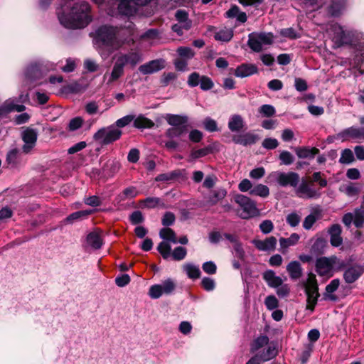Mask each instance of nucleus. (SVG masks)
<instances>
[{"instance_id":"obj_44","label":"nucleus","mask_w":364,"mask_h":364,"mask_svg":"<svg viewBox=\"0 0 364 364\" xmlns=\"http://www.w3.org/2000/svg\"><path fill=\"white\" fill-rule=\"evenodd\" d=\"M159 38V31L155 28L149 29L139 36L140 40L147 41H154Z\"/></svg>"},{"instance_id":"obj_58","label":"nucleus","mask_w":364,"mask_h":364,"mask_svg":"<svg viewBox=\"0 0 364 364\" xmlns=\"http://www.w3.org/2000/svg\"><path fill=\"white\" fill-rule=\"evenodd\" d=\"M134 119V115H126L119 119H117L115 123L114 126L117 128H122L130 124L133 120Z\"/></svg>"},{"instance_id":"obj_22","label":"nucleus","mask_w":364,"mask_h":364,"mask_svg":"<svg viewBox=\"0 0 364 364\" xmlns=\"http://www.w3.org/2000/svg\"><path fill=\"white\" fill-rule=\"evenodd\" d=\"M340 285V280L334 279L326 287L325 292L323 293V299L328 301H336L337 297L333 293L338 289Z\"/></svg>"},{"instance_id":"obj_56","label":"nucleus","mask_w":364,"mask_h":364,"mask_svg":"<svg viewBox=\"0 0 364 364\" xmlns=\"http://www.w3.org/2000/svg\"><path fill=\"white\" fill-rule=\"evenodd\" d=\"M202 76L199 73L194 72L189 75L187 83L188 86L194 87L200 85Z\"/></svg>"},{"instance_id":"obj_24","label":"nucleus","mask_w":364,"mask_h":364,"mask_svg":"<svg viewBox=\"0 0 364 364\" xmlns=\"http://www.w3.org/2000/svg\"><path fill=\"white\" fill-rule=\"evenodd\" d=\"M263 279L267 283L268 286L273 288L279 287L283 283L282 279L277 276L275 272L272 270L264 272L263 273Z\"/></svg>"},{"instance_id":"obj_23","label":"nucleus","mask_w":364,"mask_h":364,"mask_svg":"<svg viewBox=\"0 0 364 364\" xmlns=\"http://www.w3.org/2000/svg\"><path fill=\"white\" fill-rule=\"evenodd\" d=\"M245 122L239 114L230 116L228 122V128L232 132H239L245 127Z\"/></svg>"},{"instance_id":"obj_46","label":"nucleus","mask_w":364,"mask_h":364,"mask_svg":"<svg viewBox=\"0 0 364 364\" xmlns=\"http://www.w3.org/2000/svg\"><path fill=\"white\" fill-rule=\"evenodd\" d=\"M269 343V338L267 336H259L254 340L252 344V350L254 351L258 350L259 348L267 345Z\"/></svg>"},{"instance_id":"obj_63","label":"nucleus","mask_w":364,"mask_h":364,"mask_svg":"<svg viewBox=\"0 0 364 364\" xmlns=\"http://www.w3.org/2000/svg\"><path fill=\"white\" fill-rule=\"evenodd\" d=\"M85 109L90 115L95 114L99 111V103L96 101L89 102L85 105Z\"/></svg>"},{"instance_id":"obj_49","label":"nucleus","mask_w":364,"mask_h":364,"mask_svg":"<svg viewBox=\"0 0 364 364\" xmlns=\"http://www.w3.org/2000/svg\"><path fill=\"white\" fill-rule=\"evenodd\" d=\"M341 191L344 192L348 196H356L360 192V188L353 183L343 186L341 188Z\"/></svg>"},{"instance_id":"obj_47","label":"nucleus","mask_w":364,"mask_h":364,"mask_svg":"<svg viewBox=\"0 0 364 364\" xmlns=\"http://www.w3.org/2000/svg\"><path fill=\"white\" fill-rule=\"evenodd\" d=\"M354 161L353 151L350 149H345L342 151L339 162L343 164H349Z\"/></svg>"},{"instance_id":"obj_3","label":"nucleus","mask_w":364,"mask_h":364,"mask_svg":"<svg viewBox=\"0 0 364 364\" xmlns=\"http://www.w3.org/2000/svg\"><path fill=\"white\" fill-rule=\"evenodd\" d=\"M330 32L332 36V40L337 47L343 45H354L357 56H360L359 60H364V41L355 44L353 41L355 32L353 31H346L338 23H333L331 26Z\"/></svg>"},{"instance_id":"obj_8","label":"nucleus","mask_w":364,"mask_h":364,"mask_svg":"<svg viewBox=\"0 0 364 364\" xmlns=\"http://www.w3.org/2000/svg\"><path fill=\"white\" fill-rule=\"evenodd\" d=\"M235 201L240 208L237 213L241 218L248 219L257 214L256 203L249 197L239 194L235 197Z\"/></svg>"},{"instance_id":"obj_16","label":"nucleus","mask_w":364,"mask_h":364,"mask_svg":"<svg viewBox=\"0 0 364 364\" xmlns=\"http://www.w3.org/2000/svg\"><path fill=\"white\" fill-rule=\"evenodd\" d=\"M277 240L275 237L270 236L265 240H254L252 241L255 247L262 252H272L275 250Z\"/></svg>"},{"instance_id":"obj_54","label":"nucleus","mask_w":364,"mask_h":364,"mask_svg":"<svg viewBox=\"0 0 364 364\" xmlns=\"http://www.w3.org/2000/svg\"><path fill=\"white\" fill-rule=\"evenodd\" d=\"M326 246V241L322 238H317L311 247V251L317 254H321Z\"/></svg>"},{"instance_id":"obj_32","label":"nucleus","mask_w":364,"mask_h":364,"mask_svg":"<svg viewBox=\"0 0 364 364\" xmlns=\"http://www.w3.org/2000/svg\"><path fill=\"white\" fill-rule=\"evenodd\" d=\"M176 19L178 23H181L185 31H188L191 28L192 22L188 18V14L185 10L179 9L175 14Z\"/></svg>"},{"instance_id":"obj_42","label":"nucleus","mask_w":364,"mask_h":364,"mask_svg":"<svg viewBox=\"0 0 364 364\" xmlns=\"http://www.w3.org/2000/svg\"><path fill=\"white\" fill-rule=\"evenodd\" d=\"M300 237L297 233H292L289 237L284 238L281 237L279 240L280 245L282 248H287L290 246L296 245Z\"/></svg>"},{"instance_id":"obj_27","label":"nucleus","mask_w":364,"mask_h":364,"mask_svg":"<svg viewBox=\"0 0 364 364\" xmlns=\"http://www.w3.org/2000/svg\"><path fill=\"white\" fill-rule=\"evenodd\" d=\"M287 271L293 280L299 279L302 275V267L298 261H292L287 266Z\"/></svg>"},{"instance_id":"obj_36","label":"nucleus","mask_w":364,"mask_h":364,"mask_svg":"<svg viewBox=\"0 0 364 364\" xmlns=\"http://www.w3.org/2000/svg\"><path fill=\"white\" fill-rule=\"evenodd\" d=\"M277 354V350L274 346H269L265 350L259 353L257 357L262 361H268L274 358Z\"/></svg>"},{"instance_id":"obj_50","label":"nucleus","mask_w":364,"mask_h":364,"mask_svg":"<svg viewBox=\"0 0 364 364\" xmlns=\"http://www.w3.org/2000/svg\"><path fill=\"white\" fill-rule=\"evenodd\" d=\"M161 199L156 197H148L141 201L143 207L147 208H154L161 204Z\"/></svg>"},{"instance_id":"obj_53","label":"nucleus","mask_w":364,"mask_h":364,"mask_svg":"<svg viewBox=\"0 0 364 364\" xmlns=\"http://www.w3.org/2000/svg\"><path fill=\"white\" fill-rule=\"evenodd\" d=\"M83 124V119L80 117H75L70 120L68 125V129L70 132H74L75 130H77L80 129Z\"/></svg>"},{"instance_id":"obj_13","label":"nucleus","mask_w":364,"mask_h":364,"mask_svg":"<svg viewBox=\"0 0 364 364\" xmlns=\"http://www.w3.org/2000/svg\"><path fill=\"white\" fill-rule=\"evenodd\" d=\"M364 273V267L361 264H353L346 269L343 279L348 284H352L358 280Z\"/></svg>"},{"instance_id":"obj_57","label":"nucleus","mask_w":364,"mask_h":364,"mask_svg":"<svg viewBox=\"0 0 364 364\" xmlns=\"http://www.w3.org/2000/svg\"><path fill=\"white\" fill-rule=\"evenodd\" d=\"M286 220L290 226L296 227L301 221V216L297 213L293 212L287 215Z\"/></svg>"},{"instance_id":"obj_33","label":"nucleus","mask_w":364,"mask_h":364,"mask_svg":"<svg viewBox=\"0 0 364 364\" xmlns=\"http://www.w3.org/2000/svg\"><path fill=\"white\" fill-rule=\"evenodd\" d=\"M301 6L306 12L317 10L321 6L320 0H299Z\"/></svg>"},{"instance_id":"obj_51","label":"nucleus","mask_w":364,"mask_h":364,"mask_svg":"<svg viewBox=\"0 0 364 364\" xmlns=\"http://www.w3.org/2000/svg\"><path fill=\"white\" fill-rule=\"evenodd\" d=\"M353 223L357 228H361L364 223V211L356 209L353 213Z\"/></svg>"},{"instance_id":"obj_11","label":"nucleus","mask_w":364,"mask_h":364,"mask_svg":"<svg viewBox=\"0 0 364 364\" xmlns=\"http://www.w3.org/2000/svg\"><path fill=\"white\" fill-rule=\"evenodd\" d=\"M296 194L301 198L311 199L318 198L321 196V193L314 188L308 182L303 181L299 186L296 187Z\"/></svg>"},{"instance_id":"obj_26","label":"nucleus","mask_w":364,"mask_h":364,"mask_svg":"<svg viewBox=\"0 0 364 364\" xmlns=\"http://www.w3.org/2000/svg\"><path fill=\"white\" fill-rule=\"evenodd\" d=\"M43 67L38 63L31 64L26 70V77L34 80L39 78L42 75Z\"/></svg>"},{"instance_id":"obj_21","label":"nucleus","mask_w":364,"mask_h":364,"mask_svg":"<svg viewBox=\"0 0 364 364\" xmlns=\"http://www.w3.org/2000/svg\"><path fill=\"white\" fill-rule=\"evenodd\" d=\"M258 72L257 67L254 64H242L235 70V75L238 77H245Z\"/></svg>"},{"instance_id":"obj_40","label":"nucleus","mask_w":364,"mask_h":364,"mask_svg":"<svg viewBox=\"0 0 364 364\" xmlns=\"http://www.w3.org/2000/svg\"><path fill=\"white\" fill-rule=\"evenodd\" d=\"M160 237L166 242H170L173 244L178 242L175 232L171 228H162L159 232Z\"/></svg>"},{"instance_id":"obj_7","label":"nucleus","mask_w":364,"mask_h":364,"mask_svg":"<svg viewBox=\"0 0 364 364\" xmlns=\"http://www.w3.org/2000/svg\"><path fill=\"white\" fill-rule=\"evenodd\" d=\"M272 33L253 32L248 36L247 45L255 52H260L264 46H269L274 42Z\"/></svg>"},{"instance_id":"obj_20","label":"nucleus","mask_w":364,"mask_h":364,"mask_svg":"<svg viewBox=\"0 0 364 364\" xmlns=\"http://www.w3.org/2000/svg\"><path fill=\"white\" fill-rule=\"evenodd\" d=\"M336 138L343 141H347L350 139H360V127H350L345 129L336 134Z\"/></svg>"},{"instance_id":"obj_4","label":"nucleus","mask_w":364,"mask_h":364,"mask_svg":"<svg viewBox=\"0 0 364 364\" xmlns=\"http://www.w3.org/2000/svg\"><path fill=\"white\" fill-rule=\"evenodd\" d=\"M344 267V261L336 256L319 257L315 263V270L323 279V282L332 277L335 272L341 270Z\"/></svg>"},{"instance_id":"obj_31","label":"nucleus","mask_w":364,"mask_h":364,"mask_svg":"<svg viewBox=\"0 0 364 364\" xmlns=\"http://www.w3.org/2000/svg\"><path fill=\"white\" fill-rule=\"evenodd\" d=\"M295 151L297 156L300 159H314L318 154L319 150L316 147H298Z\"/></svg>"},{"instance_id":"obj_43","label":"nucleus","mask_w":364,"mask_h":364,"mask_svg":"<svg viewBox=\"0 0 364 364\" xmlns=\"http://www.w3.org/2000/svg\"><path fill=\"white\" fill-rule=\"evenodd\" d=\"M212 151L213 149L211 146H207L198 150H192L190 154L189 161L196 160L197 159L205 156L208 154L212 153Z\"/></svg>"},{"instance_id":"obj_5","label":"nucleus","mask_w":364,"mask_h":364,"mask_svg":"<svg viewBox=\"0 0 364 364\" xmlns=\"http://www.w3.org/2000/svg\"><path fill=\"white\" fill-rule=\"evenodd\" d=\"M146 1L147 0H112L109 14L112 16H131L136 12L138 6L144 5Z\"/></svg>"},{"instance_id":"obj_14","label":"nucleus","mask_w":364,"mask_h":364,"mask_svg":"<svg viewBox=\"0 0 364 364\" xmlns=\"http://www.w3.org/2000/svg\"><path fill=\"white\" fill-rule=\"evenodd\" d=\"M124 66L130 65L134 67L142 60L141 54L137 51H132L127 53H119L116 58Z\"/></svg>"},{"instance_id":"obj_18","label":"nucleus","mask_w":364,"mask_h":364,"mask_svg":"<svg viewBox=\"0 0 364 364\" xmlns=\"http://www.w3.org/2000/svg\"><path fill=\"white\" fill-rule=\"evenodd\" d=\"M86 244L93 250L101 248L103 245L102 232L97 229L90 232L86 237Z\"/></svg>"},{"instance_id":"obj_1","label":"nucleus","mask_w":364,"mask_h":364,"mask_svg":"<svg viewBox=\"0 0 364 364\" xmlns=\"http://www.w3.org/2000/svg\"><path fill=\"white\" fill-rule=\"evenodd\" d=\"M135 26L131 21L126 22L122 28L104 26L96 31V41L107 48L109 53L119 48L125 42L134 41Z\"/></svg>"},{"instance_id":"obj_2","label":"nucleus","mask_w":364,"mask_h":364,"mask_svg":"<svg viewBox=\"0 0 364 364\" xmlns=\"http://www.w3.org/2000/svg\"><path fill=\"white\" fill-rule=\"evenodd\" d=\"M58 16L60 24L68 28H82L92 21L90 6L87 2L75 3L70 7L69 12L65 14L58 11Z\"/></svg>"},{"instance_id":"obj_52","label":"nucleus","mask_w":364,"mask_h":364,"mask_svg":"<svg viewBox=\"0 0 364 364\" xmlns=\"http://www.w3.org/2000/svg\"><path fill=\"white\" fill-rule=\"evenodd\" d=\"M157 249L164 259H167L171 255V247L169 245L168 242H161L158 245Z\"/></svg>"},{"instance_id":"obj_59","label":"nucleus","mask_w":364,"mask_h":364,"mask_svg":"<svg viewBox=\"0 0 364 364\" xmlns=\"http://www.w3.org/2000/svg\"><path fill=\"white\" fill-rule=\"evenodd\" d=\"M259 112L262 116L269 117L274 115L276 110L272 105H263L259 107Z\"/></svg>"},{"instance_id":"obj_60","label":"nucleus","mask_w":364,"mask_h":364,"mask_svg":"<svg viewBox=\"0 0 364 364\" xmlns=\"http://www.w3.org/2000/svg\"><path fill=\"white\" fill-rule=\"evenodd\" d=\"M317 220L318 216L316 213H311L307 215L303 222L304 228L305 230H310Z\"/></svg>"},{"instance_id":"obj_17","label":"nucleus","mask_w":364,"mask_h":364,"mask_svg":"<svg viewBox=\"0 0 364 364\" xmlns=\"http://www.w3.org/2000/svg\"><path fill=\"white\" fill-rule=\"evenodd\" d=\"M16 102V99L10 98L6 100L3 104H1L0 117L13 111L18 112L24 111L26 107L23 105L17 104Z\"/></svg>"},{"instance_id":"obj_37","label":"nucleus","mask_w":364,"mask_h":364,"mask_svg":"<svg viewBox=\"0 0 364 364\" xmlns=\"http://www.w3.org/2000/svg\"><path fill=\"white\" fill-rule=\"evenodd\" d=\"M250 194L261 198H267L269 195V189L267 186L260 183L254 186L252 189H251Z\"/></svg>"},{"instance_id":"obj_34","label":"nucleus","mask_w":364,"mask_h":364,"mask_svg":"<svg viewBox=\"0 0 364 364\" xmlns=\"http://www.w3.org/2000/svg\"><path fill=\"white\" fill-rule=\"evenodd\" d=\"M186 126L172 127L166 132V136L170 139L179 138L186 133Z\"/></svg>"},{"instance_id":"obj_25","label":"nucleus","mask_w":364,"mask_h":364,"mask_svg":"<svg viewBox=\"0 0 364 364\" xmlns=\"http://www.w3.org/2000/svg\"><path fill=\"white\" fill-rule=\"evenodd\" d=\"M329 234L331 235V244L334 247L340 246L343 242V239L341 236V228L340 225H333L329 229Z\"/></svg>"},{"instance_id":"obj_61","label":"nucleus","mask_w":364,"mask_h":364,"mask_svg":"<svg viewBox=\"0 0 364 364\" xmlns=\"http://www.w3.org/2000/svg\"><path fill=\"white\" fill-rule=\"evenodd\" d=\"M164 294L161 284H155L150 287L149 295L152 299H158Z\"/></svg>"},{"instance_id":"obj_48","label":"nucleus","mask_w":364,"mask_h":364,"mask_svg":"<svg viewBox=\"0 0 364 364\" xmlns=\"http://www.w3.org/2000/svg\"><path fill=\"white\" fill-rule=\"evenodd\" d=\"M92 210H80L75 212L66 218L68 223H72L75 220H80L82 218L87 217L92 213Z\"/></svg>"},{"instance_id":"obj_30","label":"nucleus","mask_w":364,"mask_h":364,"mask_svg":"<svg viewBox=\"0 0 364 364\" xmlns=\"http://www.w3.org/2000/svg\"><path fill=\"white\" fill-rule=\"evenodd\" d=\"M165 119L172 127L186 126L185 124L188 122V117L185 115L168 114Z\"/></svg>"},{"instance_id":"obj_38","label":"nucleus","mask_w":364,"mask_h":364,"mask_svg":"<svg viewBox=\"0 0 364 364\" xmlns=\"http://www.w3.org/2000/svg\"><path fill=\"white\" fill-rule=\"evenodd\" d=\"M233 36V31L231 28H223L215 33V38L217 41L227 42L231 40Z\"/></svg>"},{"instance_id":"obj_45","label":"nucleus","mask_w":364,"mask_h":364,"mask_svg":"<svg viewBox=\"0 0 364 364\" xmlns=\"http://www.w3.org/2000/svg\"><path fill=\"white\" fill-rule=\"evenodd\" d=\"M176 52L178 54L180 58H182V59H184L186 60L191 59L195 55L194 51L192 50V48H191L189 47H184V46L178 47L177 48Z\"/></svg>"},{"instance_id":"obj_39","label":"nucleus","mask_w":364,"mask_h":364,"mask_svg":"<svg viewBox=\"0 0 364 364\" xmlns=\"http://www.w3.org/2000/svg\"><path fill=\"white\" fill-rule=\"evenodd\" d=\"M227 195V191L224 188H218L213 191L209 196L208 202L211 205H215Z\"/></svg>"},{"instance_id":"obj_6","label":"nucleus","mask_w":364,"mask_h":364,"mask_svg":"<svg viewBox=\"0 0 364 364\" xmlns=\"http://www.w3.org/2000/svg\"><path fill=\"white\" fill-rule=\"evenodd\" d=\"M303 286L306 295V309L313 311L320 296L316 275L311 272L309 273L306 280L303 282Z\"/></svg>"},{"instance_id":"obj_10","label":"nucleus","mask_w":364,"mask_h":364,"mask_svg":"<svg viewBox=\"0 0 364 364\" xmlns=\"http://www.w3.org/2000/svg\"><path fill=\"white\" fill-rule=\"evenodd\" d=\"M269 177L277 181L281 186H289L296 188L299 182V176L295 172L274 171Z\"/></svg>"},{"instance_id":"obj_9","label":"nucleus","mask_w":364,"mask_h":364,"mask_svg":"<svg viewBox=\"0 0 364 364\" xmlns=\"http://www.w3.org/2000/svg\"><path fill=\"white\" fill-rule=\"evenodd\" d=\"M122 132L114 124L99 129L94 134V139L102 144H109L118 140Z\"/></svg>"},{"instance_id":"obj_12","label":"nucleus","mask_w":364,"mask_h":364,"mask_svg":"<svg viewBox=\"0 0 364 364\" xmlns=\"http://www.w3.org/2000/svg\"><path fill=\"white\" fill-rule=\"evenodd\" d=\"M164 59H156L144 63L139 67V71L143 75H150L165 68Z\"/></svg>"},{"instance_id":"obj_64","label":"nucleus","mask_w":364,"mask_h":364,"mask_svg":"<svg viewBox=\"0 0 364 364\" xmlns=\"http://www.w3.org/2000/svg\"><path fill=\"white\" fill-rule=\"evenodd\" d=\"M205 129L210 132H215L218 129L217 122L210 117H206L203 121Z\"/></svg>"},{"instance_id":"obj_35","label":"nucleus","mask_w":364,"mask_h":364,"mask_svg":"<svg viewBox=\"0 0 364 364\" xmlns=\"http://www.w3.org/2000/svg\"><path fill=\"white\" fill-rule=\"evenodd\" d=\"M154 125V124L151 119L142 115H139L134 119V126L137 129L151 128Z\"/></svg>"},{"instance_id":"obj_19","label":"nucleus","mask_w":364,"mask_h":364,"mask_svg":"<svg viewBox=\"0 0 364 364\" xmlns=\"http://www.w3.org/2000/svg\"><path fill=\"white\" fill-rule=\"evenodd\" d=\"M259 139L257 135L247 132L244 134L234 136L232 141L235 144L247 146L255 144Z\"/></svg>"},{"instance_id":"obj_29","label":"nucleus","mask_w":364,"mask_h":364,"mask_svg":"<svg viewBox=\"0 0 364 364\" xmlns=\"http://www.w3.org/2000/svg\"><path fill=\"white\" fill-rule=\"evenodd\" d=\"M124 66L116 59L107 83L108 85L112 84L122 77L124 74Z\"/></svg>"},{"instance_id":"obj_28","label":"nucleus","mask_w":364,"mask_h":364,"mask_svg":"<svg viewBox=\"0 0 364 364\" xmlns=\"http://www.w3.org/2000/svg\"><path fill=\"white\" fill-rule=\"evenodd\" d=\"M345 8V0H332L328 8V12L332 16H338L343 13Z\"/></svg>"},{"instance_id":"obj_55","label":"nucleus","mask_w":364,"mask_h":364,"mask_svg":"<svg viewBox=\"0 0 364 364\" xmlns=\"http://www.w3.org/2000/svg\"><path fill=\"white\" fill-rule=\"evenodd\" d=\"M264 304L267 309L274 310L279 306V301L274 295L267 296L264 300Z\"/></svg>"},{"instance_id":"obj_62","label":"nucleus","mask_w":364,"mask_h":364,"mask_svg":"<svg viewBox=\"0 0 364 364\" xmlns=\"http://www.w3.org/2000/svg\"><path fill=\"white\" fill-rule=\"evenodd\" d=\"M281 36L289 39H296L300 37L299 34L293 28H283L279 31Z\"/></svg>"},{"instance_id":"obj_15","label":"nucleus","mask_w":364,"mask_h":364,"mask_svg":"<svg viewBox=\"0 0 364 364\" xmlns=\"http://www.w3.org/2000/svg\"><path fill=\"white\" fill-rule=\"evenodd\" d=\"M22 139L24 142L23 146V151L25 153H28L35 146L37 140V132L35 129L27 128L22 134Z\"/></svg>"},{"instance_id":"obj_41","label":"nucleus","mask_w":364,"mask_h":364,"mask_svg":"<svg viewBox=\"0 0 364 364\" xmlns=\"http://www.w3.org/2000/svg\"><path fill=\"white\" fill-rule=\"evenodd\" d=\"M183 270L188 277L191 279H198L200 276V271L198 266L193 264H186L183 265Z\"/></svg>"}]
</instances>
